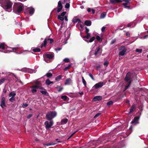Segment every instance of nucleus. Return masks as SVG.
I'll return each instance as SVG.
<instances>
[{
    "label": "nucleus",
    "instance_id": "nucleus-1",
    "mask_svg": "<svg viewBox=\"0 0 148 148\" xmlns=\"http://www.w3.org/2000/svg\"><path fill=\"white\" fill-rule=\"evenodd\" d=\"M0 4L6 11H11L12 3L10 0H0Z\"/></svg>",
    "mask_w": 148,
    "mask_h": 148
},
{
    "label": "nucleus",
    "instance_id": "nucleus-2",
    "mask_svg": "<svg viewBox=\"0 0 148 148\" xmlns=\"http://www.w3.org/2000/svg\"><path fill=\"white\" fill-rule=\"evenodd\" d=\"M23 5L21 3H15L13 6V11L15 13L18 14L23 10Z\"/></svg>",
    "mask_w": 148,
    "mask_h": 148
},
{
    "label": "nucleus",
    "instance_id": "nucleus-3",
    "mask_svg": "<svg viewBox=\"0 0 148 148\" xmlns=\"http://www.w3.org/2000/svg\"><path fill=\"white\" fill-rule=\"evenodd\" d=\"M54 56V54L53 53H45L43 55L44 60L47 63L50 62V59L53 58Z\"/></svg>",
    "mask_w": 148,
    "mask_h": 148
},
{
    "label": "nucleus",
    "instance_id": "nucleus-4",
    "mask_svg": "<svg viewBox=\"0 0 148 148\" xmlns=\"http://www.w3.org/2000/svg\"><path fill=\"white\" fill-rule=\"evenodd\" d=\"M124 80L128 83V84L126 86H125V90H125L130 86L132 81L130 73H128L126 74Z\"/></svg>",
    "mask_w": 148,
    "mask_h": 148
},
{
    "label": "nucleus",
    "instance_id": "nucleus-5",
    "mask_svg": "<svg viewBox=\"0 0 148 148\" xmlns=\"http://www.w3.org/2000/svg\"><path fill=\"white\" fill-rule=\"evenodd\" d=\"M57 115V112H56L50 111L48 112L46 115L47 119L50 121L52 119L55 117Z\"/></svg>",
    "mask_w": 148,
    "mask_h": 148
},
{
    "label": "nucleus",
    "instance_id": "nucleus-6",
    "mask_svg": "<svg viewBox=\"0 0 148 148\" xmlns=\"http://www.w3.org/2000/svg\"><path fill=\"white\" fill-rule=\"evenodd\" d=\"M16 95V94L14 91L12 92L9 94V97H11L9 99L10 101L13 102L15 101V96Z\"/></svg>",
    "mask_w": 148,
    "mask_h": 148
},
{
    "label": "nucleus",
    "instance_id": "nucleus-7",
    "mask_svg": "<svg viewBox=\"0 0 148 148\" xmlns=\"http://www.w3.org/2000/svg\"><path fill=\"white\" fill-rule=\"evenodd\" d=\"M127 51L126 48L124 47H121L119 50V55L121 56H124Z\"/></svg>",
    "mask_w": 148,
    "mask_h": 148
},
{
    "label": "nucleus",
    "instance_id": "nucleus-8",
    "mask_svg": "<svg viewBox=\"0 0 148 148\" xmlns=\"http://www.w3.org/2000/svg\"><path fill=\"white\" fill-rule=\"evenodd\" d=\"M104 84L103 82H100L95 84L93 86L92 88L97 89L102 87Z\"/></svg>",
    "mask_w": 148,
    "mask_h": 148
},
{
    "label": "nucleus",
    "instance_id": "nucleus-9",
    "mask_svg": "<svg viewBox=\"0 0 148 148\" xmlns=\"http://www.w3.org/2000/svg\"><path fill=\"white\" fill-rule=\"evenodd\" d=\"M47 40L48 42H49L51 44L53 42V40L52 39L48 38L47 40V39L45 38L44 41L43 43H42L41 45V47H42L43 46L45 47L46 46L47 44Z\"/></svg>",
    "mask_w": 148,
    "mask_h": 148
},
{
    "label": "nucleus",
    "instance_id": "nucleus-10",
    "mask_svg": "<svg viewBox=\"0 0 148 148\" xmlns=\"http://www.w3.org/2000/svg\"><path fill=\"white\" fill-rule=\"evenodd\" d=\"M45 124V127L47 130L49 129L53 124V122L52 121H50L49 123L47 121H46Z\"/></svg>",
    "mask_w": 148,
    "mask_h": 148
},
{
    "label": "nucleus",
    "instance_id": "nucleus-11",
    "mask_svg": "<svg viewBox=\"0 0 148 148\" xmlns=\"http://www.w3.org/2000/svg\"><path fill=\"white\" fill-rule=\"evenodd\" d=\"M19 48L18 47L11 48L8 47L7 48V50L8 51L6 52V53L10 52H15V51L18 49Z\"/></svg>",
    "mask_w": 148,
    "mask_h": 148
},
{
    "label": "nucleus",
    "instance_id": "nucleus-12",
    "mask_svg": "<svg viewBox=\"0 0 148 148\" xmlns=\"http://www.w3.org/2000/svg\"><path fill=\"white\" fill-rule=\"evenodd\" d=\"M66 14V12H63L60 15L58 16V18L62 21H63L64 20V17Z\"/></svg>",
    "mask_w": 148,
    "mask_h": 148
},
{
    "label": "nucleus",
    "instance_id": "nucleus-13",
    "mask_svg": "<svg viewBox=\"0 0 148 148\" xmlns=\"http://www.w3.org/2000/svg\"><path fill=\"white\" fill-rule=\"evenodd\" d=\"M123 1L125 2V3H123L124 8L127 9H130V6L127 5L130 2L129 0H123Z\"/></svg>",
    "mask_w": 148,
    "mask_h": 148
},
{
    "label": "nucleus",
    "instance_id": "nucleus-14",
    "mask_svg": "<svg viewBox=\"0 0 148 148\" xmlns=\"http://www.w3.org/2000/svg\"><path fill=\"white\" fill-rule=\"evenodd\" d=\"M5 98L4 97H2V98L1 100L0 106L2 108H3L5 106Z\"/></svg>",
    "mask_w": 148,
    "mask_h": 148
},
{
    "label": "nucleus",
    "instance_id": "nucleus-15",
    "mask_svg": "<svg viewBox=\"0 0 148 148\" xmlns=\"http://www.w3.org/2000/svg\"><path fill=\"white\" fill-rule=\"evenodd\" d=\"M139 116H138L134 118V120L132 121L131 123L132 124H134V125H136L139 122L138 121L139 119Z\"/></svg>",
    "mask_w": 148,
    "mask_h": 148
},
{
    "label": "nucleus",
    "instance_id": "nucleus-16",
    "mask_svg": "<svg viewBox=\"0 0 148 148\" xmlns=\"http://www.w3.org/2000/svg\"><path fill=\"white\" fill-rule=\"evenodd\" d=\"M62 5L61 3V2L60 1L58 3V6L57 7V12H60L62 8Z\"/></svg>",
    "mask_w": 148,
    "mask_h": 148
},
{
    "label": "nucleus",
    "instance_id": "nucleus-17",
    "mask_svg": "<svg viewBox=\"0 0 148 148\" xmlns=\"http://www.w3.org/2000/svg\"><path fill=\"white\" fill-rule=\"evenodd\" d=\"M72 81L70 78H68L66 79L64 82L65 85H70L71 84Z\"/></svg>",
    "mask_w": 148,
    "mask_h": 148
},
{
    "label": "nucleus",
    "instance_id": "nucleus-18",
    "mask_svg": "<svg viewBox=\"0 0 148 148\" xmlns=\"http://www.w3.org/2000/svg\"><path fill=\"white\" fill-rule=\"evenodd\" d=\"M30 87L32 89L31 91L32 93H35L37 91V88L36 85L31 86Z\"/></svg>",
    "mask_w": 148,
    "mask_h": 148
},
{
    "label": "nucleus",
    "instance_id": "nucleus-19",
    "mask_svg": "<svg viewBox=\"0 0 148 148\" xmlns=\"http://www.w3.org/2000/svg\"><path fill=\"white\" fill-rule=\"evenodd\" d=\"M72 22L75 23H81V21L80 20V19L79 18L76 19V17H75L73 19Z\"/></svg>",
    "mask_w": 148,
    "mask_h": 148
},
{
    "label": "nucleus",
    "instance_id": "nucleus-20",
    "mask_svg": "<svg viewBox=\"0 0 148 148\" xmlns=\"http://www.w3.org/2000/svg\"><path fill=\"white\" fill-rule=\"evenodd\" d=\"M102 97L100 96H95L93 99V101H99L101 100L102 99Z\"/></svg>",
    "mask_w": 148,
    "mask_h": 148
},
{
    "label": "nucleus",
    "instance_id": "nucleus-21",
    "mask_svg": "<svg viewBox=\"0 0 148 148\" xmlns=\"http://www.w3.org/2000/svg\"><path fill=\"white\" fill-rule=\"evenodd\" d=\"M61 143V142L60 141H59L56 143L52 142V143H50L45 144L44 145L45 146H51V145H54L56 144H57L58 143Z\"/></svg>",
    "mask_w": 148,
    "mask_h": 148
},
{
    "label": "nucleus",
    "instance_id": "nucleus-22",
    "mask_svg": "<svg viewBox=\"0 0 148 148\" xmlns=\"http://www.w3.org/2000/svg\"><path fill=\"white\" fill-rule=\"evenodd\" d=\"M28 9L29 10V14L30 15H32L34 12V9L32 7H30V8H28Z\"/></svg>",
    "mask_w": 148,
    "mask_h": 148
},
{
    "label": "nucleus",
    "instance_id": "nucleus-23",
    "mask_svg": "<svg viewBox=\"0 0 148 148\" xmlns=\"http://www.w3.org/2000/svg\"><path fill=\"white\" fill-rule=\"evenodd\" d=\"M100 50V48L99 47H98L96 48V50L95 51V56H97L98 55V54L100 55V53H99V51Z\"/></svg>",
    "mask_w": 148,
    "mask_h": 148
},
{
    "label": "nucleus",
    "instance_id": "nucleus-24",
    "mask_svg": "<svg viewBox=\"0 0 148 148\" xmlns=\"http://www.w3.org/2000/svg\"><path fill=\"white\" fill-rule=\"evenodd\" d=\"M110 1L112 3H120L122 2V1L121 0H110Z\"/></svg>",
    "mask_w": 148,
    "mask_h": 148
},
{
    "label": "nucleus",
    "instance_id": "nucleus-25",
    "mask_svg": "<svg viewBox=\"0 0 148 148\" xmlns=\"http://www.w3.org/2000/svg\"><path fill=\"white\" fill-rule=\"evenodd\" d=\"M84 24L87 26H89L91 25V22L90 21L86 20L85 21Z\"/></svg>",
    "mask_w": 148,
    "mask_h": 148
},
{
    "label": "nucleus",
    "instance_id": "nucleus-26",
    "mask_svg": "<svg viewBox=\"0 0 148 148\" xmlns=\"http://www.w3.org/2000/svg\"><path fill=\"white\" fill-rule=\"evenodd\" d=\"M95 38V37L93 36V37H92V38H90V39L89 40V41L86 39H84V40L85 41H86V42H88V43L89 42H91L94 40Z\"/></svg>",
    "mask_w": 148,
    "mask_h": 148
},
{
    "label": "nucleus",
    "instance_id": "nucleus-27",
    "mask_svg": "<svg viewBox=\"0 0 148 148\" xmlns=\"http://www.w3.org/2000/svg\"><path fill=\"white\" fill-rule=\"evenodd\" d=\"M68 120L66 119H64L62 120L61 121V124H66L68 122Z\"/></svg>",
    "mask_w": 148,
    "mask_h": 148
},
{
    "label": "nucleus",
    "instance_id": "nucleus-28",
    "mask_svg": "<svg viewBox=\"0 0 148 148\" xmlns=\"http://www.w3.org/2000/svg\"><path fill=\"white\" fill-rule=\"evenodd\" d=\"M86 36H84L83 37V38H84V39H86V38L87 39H89L90 37V34L89 33H86Z\"/></svg>",
    "mask_w": 148,
    "mask_h": 148
},
{
    "label": "nucleus",
    "instance_id": "nucleus-29",
    "mask_svg": "<svg viewBox=\"0 0 148 148\" xmlns=\"http://www.w3.org/2000/svg\"><path fill=\"white\" fill-rule=\"evenodd\" d=\"M135 23H131L127 25V27H130L132 28L134 27L135 25Z\"/></svg>",
    "mask_w": 148,
    "mask_h": 148
},
{
    "label": "nucleus",
    "instance_id": "nucleus-30",
    "mask_svg": "<svg viewBox=\"0 0 148 148\" xmlns=\"http://www.w3.org/2000/svg\"><path fill=\"white\" fill-rule=\"evenodd\" d=\"M106 15V13L104 12L101 13L100 15V18L102 19L104 18Z\"/></svg>",
    "mask_w": 148,
    "mask_h": 148
},
{
    "label": "nucleus",
    "instance_id": "nucleus-31",
    "mask_svg": "<svg viewBox=\"0 0 148 148\" xmlns=\"http://www.w3.org/2000/svg\"><path fill=\"white\" fill-rule=\"evenodd\" d=\"M53 82H51L49 79H47L45 81V83L46 84L49 85L50 84H53Z\"/></svg>",
    "mask_w": 148,
    "mask_h": 148
},
{
    "label": "nucleus",
    "instance_id": "nucleus-32",
    "mask_svg": "<svg viewBox=\"0 0 148 148\" xmlns=\"http://www.w3.org/2000/svg\"><path fill=\"white\" fill-rule=\"evenodd\" d=\"M40 92L44 95H47L48 94L47 92L45 89H44L43 90L40 91Z\"/></svg>",
    "mask_w": 148,
    "mask_h": 148
},
{
    "label": "nucleus",
    "instance_id": "nucleus-33",
    "mask_svg": "<svg viewBox=\"0 0 148 148\" xmlns=\"http://www.w3.org/2000/svg\"><path fill=\"white\" fill-rule=\"evenodd\" d=\"M0 49H5L4 43H1L0 44Z\"/></svg>",
    "mask_w": 148,
    "mask_h": 148
},
{
    "label": "nucleus",
    "instance_id": "nucleus-34",
    "mask_svg": "<svg viewBox=\"0 0 148 148\" xmlns=\"http://www.w3.org/2000/svg\"><path fill=\"white\" fill-rule=\"evenodd\" d=\"M62 76L61 75H59L56 77L55 79L56 81H58L61 79Z\"/></svg>",
    "mask_w": 148,
    "mask_h": 148
},
{
    "label": "nucleus",
    "instance_id": "nucleus-35",
    "mask_svg": "<svg viewBox=\"0 0 148 148\" xmlns=\"http://www.w3.org/2000/svg\"><path fill=\"white\" fill-rule=\"evenodd\" d=\"M34 71L32 69H28V71H27V73H32L34 72V73H36V71H35L34 72Z\"/></svg>",
    "mask_w": 148,
    "mask_h": 148
},
{
    "label": "nucleus",
    "instance_id": "nucleus-36",
    "mask_svg": "<svg viewBox=\"0 0 148 148\" xmlns=\"http://www.w3.org/2000/svg\"><path fill=\"white\" fill-rule=\"evenodd\" d=\"M28 68H23L21 70V71L25 73H27V71Z\"/></svg>",
    "mask_w": 148,
    "mask_h": 148
},
{
    "label": "nucleus",
    "instance_id": "nucleus-37",
    "mask_svg": "<svg viewBox=\"0 0 148 148\" xmlns=\"http://www.w3.org/2000/svg\"><path fill=\"white\" fill-rule=\"evenodd\" d=\"M33 51L35 52H40V49L38 48H34L33 49Z\"/></svg>",
    "mask_w": 148,
    "mask_h": 148
},
{
    "label": "nucleus",
    "instance_id": "nucleus-38",
    "mask_svg": "<svg viewBox=\"0 0 148 148\" xmlns=\"http://www.w3.org/2000/svg\"><path fill=\"white\" fill-rule=\"evenodd\" d=\"M67 98V97L66 95L62 96L61 97V98L63 99L64 101H66Z\"/></svg>",
    "mask_w": 148,
    "mask_h": 148
},
{
    "label": "nucleus",
    "instance_id": "nucleus-39",
    "mask_svg": "<svg viewBox=\"0 0 148 148\" xmlns=\"http://www.w3.org/2000/svg\"><path fill=\"white\" fill-rule=\"evenodd\" d=\"M135 108V106L134 105H133L131 107V108L130 109V112L129 113H131L133 112V111L134 110V108Z\"/></svg>",
    "mask_w": 148,
    "mask_h": 148
},
{
    "label": "nucleus",
    "instance_id": "nucleus-40",
    "mask_svg": "<svg viewBox=\"0 0 148 148\" xmlns=\"http://www.w3.org/2000/svg\"><path fill=\"white\" fill-rule=\"evenodd\" d=\"M71 66V64H69L64 69V70L65 71H67L69 68Z\"/></svg>",
    "mask_w": 148,
    "mask_h": 148
},
{
    "label": "nucleus",
    "instance_id": "nucleus-41",
    "mask_svg": "<svg viewBox=\"0 0 148 148\" xmlns=\"http://www.w3.org/2000/svg\"><path fill=\"white\" fill-rule=\"evenodd\" d=\"M5 80L4 78H3L0 80V85L4 82Z\"/></svg>",
    "mask_w": 148,
    "mask_h": 148
},
{
    "label": "nucleus",
    "instance_id": "nucleus-42",
    "mask_svg": "<svg viewBox=\"0 0 148 148\" xmlns=\"http://www.w3.org/2000/svg\"><path fill=\"white\" fill-rule=\"evenodd\" d=\"M82 82L85 86L86 85V82L83 77H82Z\"/></svg>",
    "mask_w": 148,
    "mask_h": 148
},
{
    "label": "nucleus",
    "instance_id": "nucleus-43",
    "mask_svg": "<svg viewBox=\"0 0 148 148\" xmlns=\"http://www.w3.org/2000/svg\"><path fill=\"white\" fill-rule=\"evenodd\" d=\"M96 39L97 40L99 41H102V39H101V37L99 36H97L96 37Z\"/></svg>",
    "mask_w": 148,
    "mask_h": 148
},
{
    "label": "nucleus",
    "instance_id": "nucleus-44",
    "mask_svg": "<svg viewBox=\"0 0 148 148\" xmlns=\"http://www.w3.org/2000/svg\"><path fill=\"white\" fill-rule=\"evenodd\" d=\"M63 61L65 62H69L70 60L68 58H65L63 60Z\"/></svg>",
    "mask_w": 148,
    "mask_h": 148
},
{
    "label": "nucleus",
    "instance_id": "nucleus-45",
    "mask_svg": "<svg viewBox=\"0 0 148 148\" xmlns=\"http://www.w3.org/2000/svg\"><path fill=\"white\" fill-rule=\"evenodd\" d=\"M46 75L47 77H50L52 76V74L51 73H48L46 74Z\"/></svg>",
    "mask_w": 148,
    "mask_h": 148
},
{
    "label": "nucleus",
    "instance_id": "nucleus-46",
    "mask_svg": "<svg viewBox=\"0 0 148 148\" xmlns=\"http://www.w3.org/2000/svg\"><path fill=\"white\" fill-rule=\"evenodd\" d=\"M113 102H112V101H110L109 102H108L107 103V105L109 106L110 105H112L113 104Z\"/></svg>",
    "mask_w": 148,
    "mask_h": 148
},
{
    "label": "nucleus",
    "instance_id": "nucleus-47",
    "mask_svg": "<svg viewBox=\"0 0 148 148\" xmlns=\"http://www.w3.org/2000/svg\"><path fill=\"white\" fill-rule=\"evenodd\" d=\"M108 64H109L108 62L107 61H106L103 64L105 66H108Z\"/></svg>",
    "mask_w": 148,
    "mask_h": 148
},
{
    "label": "nucleus",
    "instance_id": "nucleus-48",
    "mask_svg": "<svg viewBox=\"0 0 148 148\" xmlns=\"http://www.w3.org/2000/svg\"><path fill=\"white\" fill-rule=\"evenodd\" d=\"M142 49H136V51L137 52H138L139 53H141L142 51Z\"/></svg>",
    "mask_w": 148,
    "mask_h": 148
},
{
    "label": "nucleus",
    "instance_id": "nucleus-49",
    "mask_svg": "<svg viewBox=\"0 0 148 148\" xmlns=\"http://www.w3.org/2000/svg\"><path fill=\"white\" fill-rule=\"evenodd\" d=\"M116 40L115 39H114L111 41L110 44L111 45H112L114 43L116 42Z\"/></svg>",
    "mask_w": 148,
    "mask_h": 148
},
{
    "label": "nucleus",
    "instance_id": "nucleus-50",
    "mask_svg": "<svg viewBox=\"0 0 148 148\" xmlns=\"http://www.w3.org/2000/svg\"><path fill=\"white\" fill-rule=\"evenodd\" d=\"M36 86L37 89H43V88L41 86H39L38 85H36Z\"/></svg>",
    "mask_w": 148,
    "mask_h": 148
},
{
    "label": "nucleus",
    "instance_id": "nucleus-51",
    "mask_svg": "<svg viewBox=\"0 0 148 148\" xmlns=\"http://www.w3.org/2000/svg\"><path fill=\"white\" fill-rule=\"evenodd\" d=\"M28 106V104L27 103H23L22 105V107L23 108H25L27 107Z\"/></svg>",
    "mask_w": 148,
    "mask_h": 148
},
{
    "label": "nucleus",
    "instance_id": "nucleus-52",
    "mask_svg": "<svg viewBox=\"0 0 148 148\" xmlns=\"http://www.w3.org/2000/svg\"><path fill=\"white\" fill-rule=\"evenodd\" d=\"M70 7L69 4L67 3L65 5V8H68Z\"/></svg>",
    "mask_w": 148,
    "mask_h": 148
},
{
    "label": "nucleus",
    "instance_id": "nucleus-53",
    "mask_svg": "<svg viewBox=\"0 0 148 148\" xmlns=\"http://www.w3.org/2000/svg\"><path fill=\"white\" fill-rule=\"evenodd\" d=\"M61 49H62V48H61V47H57L55 49V50L56 51H59Z\"/></svg>",
    "mask_w": 148,
    "mask_h": 148
},
{
    "label": "nucleus",
    "instance_id": "nucleus-54",
    "mask_svg": "<svg viewBox=\"0 0 148 148\" xmlns=\"http://www.w3.org/2000/svg\"><path fill=\"white\" fill-rule=\"evenodd\" d=\"M106 28V27L105 26L102 27L101 29V32H104L105 31Z\"/></svg>",
    "mask_w": 148,
    "mask_h": 148
},
{
    "label": "nucleus",
    "instance_id": "nucleus-55",
    "mask_svg": "<svg viewBox=\"0 0 148 148\" xmlns=\"http://www.w3.org/2000/svg\"><path fill=\"white\" fill-rule=\"evenodd\" d=\"M89 75L93 80H95L92 75L91 73H89Z\"/></svg>",
    "mask_w": 148,
    "mask_h": 148
},
{
    "label": "nucleus",
    "instance_id": "nucleus-56",
    "mask_svg": "<svg viewBox=\"0 0 148 148\" xmlns=\"http://www.w3.org/2000/svg\"><path fill=\"white\" fill-rule=\"evenodd\" d=\"M100 114V113H97L96 115H95V116L94 117V118H97V117L99 116Z\"/></svg>",
    "mask_w": 148,
    "mask_h": 148
},
{
    "label": "nucleus",
    "instance_id": "nucleus-57",
    "mask_svg": "<svg viewBox=\"0 0 148 148\" xmlns=\"http://www.w3.org/2000/svg\"><path fill=\"white\" fill-rule=\"evenodd\" d=\"M67 34L68 36L67 37V39H68L69 38V37L70 36V32H67Z\"/></svg>",
    "mask_w": 148,
    "mask_h": 148
},
{
    "label": "nucleus",
    "instance_id": "nucleus-58",
    "mask_svg": "<svg viewBox=\"0 0 148 148\" xmlns=\"http://www.w3.org/2000/svg\"><path fill=\"white\" fill-rule=\"evenodd\" d=\"M89 30L87 28V27H86V33H89Z\"/></svg>",
    "mask_w": 148,
    "mask_h": 148
},
{
    "label": "nucleus",
    "instance_id": "nucleus-59",
    "mask_svg": "<svg viewBox=\"0 0 148 148\" xmlns=\"http://www.w3.org/2000/svg\"><path fill=\"white\" fill-rule=\"evenodd\" d=\"M35 83L36 84V85H40V82L37 81H36Z\"/></svg>",
    "mask_w": 148,
    "mask_h": 148
},
{
    "label": "nucleus",
    "instance_id": "nucleus-60",
    "mask_svg": "<svg viewBox=\"0 0 148 148\" xmlns=\"http://www.w3.org/2000/svg\"><path fill=\"white\" fill-rule=\"evenodd\" d=\"M126 35L128 37L130 36V34L128 32H127L126 33Z\"/></svg>",
    "mask_w": 148,
    "mask_h": 148
},
{
    "label": "nucleus",
    "instance_id": "nucleus-61",
    "mask_svg": "<svg viewBox=\"0 0 148 148\" xmlns=\"http://www.w3.org/2000/svg\"><path fill=\"white\" fill-rule=\"evenodd\" d=\"M32 114H29L27 116V118L29 119V118H30V117H31L32 116Z\"/></svg>",
    "mask_w": 148,
    "mask_h": 148
},
{
    "label": "nucleus",
    "instance_id": "nucleus-62",
    "mask_svg": "<svg viewBox=\"0 0 148 148\" xmlns=\"http://www.w3.org/2000/svg\"><path fill=\"white\" fill-rule=\"evenodd\" d=\"M62 89H63L62 88L60 87V88H59L58 89V91L59 92H60L62 90Z\"/></svg>",
    "mask_w": 148,
    "mask_h": 148
},
{
    "label": "nucleus",
    "instance_id": "nucleus-63",
    "mask_svg": "<svg viewBox=\"0 0 148 148\" xmlns=\"http://www.w3.org/2000/svg\"><path fill=\"white\" fill-rule=\"evenodd\" d=\"M64 18L65 20L66 21H68V19H67V16H65L64 17Z\"/></svg>",
    "mask_w": 148,
    "mask_h": 148
},
{
    "label": "nucleus",
    "instance_id": "nucleus-64",
    "mask_svg": "<svg viewBox=\"0 0 148 148\" xmlns=\"http://www.w3.org/2000/svg\"><path fill=\"white\" fill-rule=\"evenodd\" d=\"M91 10L90 8H88L87 9V11L89 12H90Z\"/></svg>",
    "mask_w": 148,
    "mask_h": 148
}]
</instances>
